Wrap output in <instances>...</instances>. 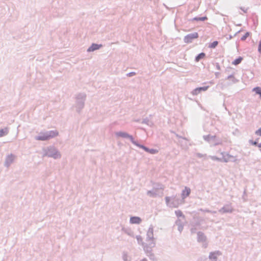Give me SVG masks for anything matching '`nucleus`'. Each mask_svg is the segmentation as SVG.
Segmentation results:
<instances>
[{"label": "nucleus", "instance_id": "6", "mask_svg": "<svg viewBox=\"0 0 261 261\" xmlns=\"http://www.w3.org/2000/svg\"><path fill=\"white\" fill-rule=\"evenodd\" d=\"M223 159L225 162H228L233 160L234 159V157L227 153L223 155Z\"/></svg>", "mask_w": 261, "mask_h": 261}, {"label": "nucleus", "instance_id": "16", "mask_svg": "<svg viewBox=\"0 0 261 261\" xmlns=\"http://www.w3.org/2000/svg\"><path fill=\"white\" fill-rule=\"evenodd\" d=\"M258 50L260 54H261V39L258 45Z\"/></svg>", "mask_w": 261, "mask_h": 261}, {"label": "nucleus", "instance_id": "14", "mask_svg": "<svg viewBox=\"0 0 261 261\" xmlns=\"http://www.w3.org/2000/svg\"><path fill=\"white\" fill-rule=\"evenodd\" d=\"M158 152V150L154 149H149V152L151 154H155V153H157Z\"/></svg>", "mask_w": 261, "mask_h": 261}, {"label": "nucleus", "instance_id": "4", "mask_svg": "<svg viewBox=\"0 0 261 261\" xmlns=\"http://www.w3.org/2000/svg\"><path fill=\"white\" fill-rule=\"evenodd\" d=\"M191 192V190L190 188L186 187L185 189L183 190L182 193V196L183 198L188 196Z\"/></svg>", "mask_w": 261, "mask_h": 261}, {"label": "nucleus", "instance_id": "7", "mask_svg": "<svg viewBox=\"0 0 261 261\" xmlns=\"http://www.w3.org/2000/svg\"><path fill=\"white\" fill-rule=\"evenodd\" d=\"M205 56V55L204 53H202L199 54L195 59V60L196 62H198L200 59H203Z\"/></svg>", "mask_w": 261, "mask_h": 261}, {"label": "nucleus", "instance_id": "5", "mask_svg": "<svg viewBox=\"0 0 261 261\" xmlns=\"http://www.w3.org/2000/svg\"><path fill=\"white\" fill-rule=\"evenodd\" d=\"M208 88V86H205L203 87H200L195 89L193 91V94H197L198 93H199L201 91H206Z\"/></svg>", "mask_w": 261, "mask_h": 261}, {"label": "nucleus", "instance_id": "23", "mask_svg": "<svg viewBox=\"0 0 261 261\" xmlns=\"http://www.w3.org/2000/svg\"><path fill=\"white\" fill-rule=\"evenodd\" d=\"M142 261H146V260L143 259Z\"/></svg>", "mask_w": 261, "mask_h": 261}, {"label": "nucleus", "instance_id": "9", "mask_svg": "<svg viewBox=\"0 0 261 261\" xmlns=\"http://www.w3.org/2000/svg\"><path fill=\"white\" fill-rule=\"evenodd\" d=\"M243 58L242 57H239V58L236 59L233 62L232 64L234 65H237L239 64L241 61H242Z\"/></svg>", "mask_w": 261, "mask_h": 261}, {"label": "nucleus", "instance_id": "11", "mask_svg": "<svg viewBox=\"0 0 261 261\" xmlns=\"http://www.w3.org/2000/svg\"><path fill=\"white\" fill-rule=\"evenodd\" d=\"M227 79L228 80H229L230 81H231L232 82L235 83L236 82H237L238 81L235 78V77L231 75H229L227 77Z\"/></svg>", "mask_w": 261, "mask_h": 261}, {"label": "nucleus", "instance_id": "18", "mask_svg": "<svg viewBox=\"0 0 261 261\" xmlns=\"http://www.w3.org/2000/svg\"><path fill=\"white\" fill-rule=\"evenodd\" d=\"M250 143H251L252 145H257V142H256V141H254H254H250Z\"/></svg>", "mask_w": 261, "mask_h": 261}, {"label": "nucleus", "instance_id": "17", "mask_svg": "<svg viewBox=\"0 0 261 261\" xmlns=\"http://www.w3.org/2000/svg\"><path fill=\"white\" fill-rule=\"evenodd\" d=\"M249 34H246L244 36H243L242 38V40H244L248 36Z\"/></svg>", "mask_w": 261, "mask_h": 261}, {"label": "nucleus", "instance_id": "19", "mask_svg": "<svg viewBox=\"0 0 261 261\" xmlns=\"http://www.w3.org/2000/svg\"><path fill=\"white\" fill-rule=\"evenodd\" d=\"M142 148H143L145 151H147L149 152V149L146 148V147H144V146H142Z\"/></svg>", "mask_w": 261, "mask_h": 261}, {"label": "nucleus", "instance_id": "1", "mask_svg": "<svg viewBox=\"0 0 261 261\" xmlns=\"http://www.w3.org/2000/svg\"><path fill=\"white\" fill-rule=\"evenodd\" d=\"M58 135V133L57 131H50L49 132H47L42 135L38 136L36 138V139L38 140H47L49 139L50 138H51L53 137H54L55 136H57Z\"/></svg>", "mask_w": 261, "mask_h": 261}, {"label": "nucleus", "instance_id": "12", "mask_svg": "<svg viewBox=\"0 0 261 261\" xmlns=\"http://www.w3.org/2000/svg\"><path fill=\"white\" fill-rule=\"evenodd\" d=\"M253 91H254L256 93V94L260 95L261 92V88L259 87L254 88L253 89Z\"/></svg>", "mask_w": 261, "mask_h": 261}, {"label": "nucleus", "instance_id": "21", "mask_svg": "<svg viewBox=\"0 0 261 261\" xmlns=\"http://www.w3.org/2000/svg\"><path fill=\"white\" fill-rule=\"evenodd\" d=\"M169 200H170V198L169 197L166 198V200L167 202H168L169 201Z\"/></svg>", "mask_w": 261, "mask_h": 261}, {"label": "nucleus", "instance_id": "22", "mask_svg": "<svg viewBox=\"0 0 261 261\" xmlns=\"http://www.w3.org/2000/svg\"><path fill=\"white\" fill-rule=\"evenodd\" d=\"M258 147L261 148V143L258 145Z\"/></svg>", "mask_w": 261, "mask_h": 261}, {"label": "nucleus", "instance_id": "8", "mask_svg": "<svg viewBox=\"0 0 261 261\" xmlns=\"http://www.w3.org/2000/svg\"><path fill=\"white\" fill-rule=\"evenodd\" d=\"M117 135L118 136H120V137H122L132 138V137L130 136H129V135H128L127 134H126L125 133H123V132L117 133Z\"/></svg>", "mask_w": 261, "mask_h": 261}, {"label": "nucleus", "instance_id": "3", "mask_svg": "<svg viewBox=\"0 0 261 261\" xmlns=\"http://www.w3.org/2000/svg\"><path fill=\"white\" fill-rule=\"evenodd\" d=\"M141 221V219L138 217H133L130 219V222L132 224H139Z\"/></svg>", "mask_w": 261, "mask_h": 261}, {"label": "nucleus", "instance_id": "15", "mask_svg": "<svg viewBox=\"0 0 261 261\" xmlns=\"http://www.w3.org/2000/svg\"><path fill=\"white\" fill-rule=\"evenodd\" d=\"M257 135L261 136V127L255 132Z\"/></svg>", "mask_w": 261, "mask_h": 261}, {"label": "nucleus", "instance_id": "20", "mask_svg": "<svg viewBox=\"0 0 261 261\" xmlns=\"http://www.w3.org/2000/svg\"><path fill=\"white\" fill-rule=\"evenodd\" d=\"M142 148H143L145 151H147L149 152V149L146 148V147H144V146H142Z\"/></svg>", "mask_w": 261, "mask_h": 261}, {"label": "nucleus", "instance_id": "13", "mask_svg": "<svg viewBox=\"0 0 261 261\" xmlns=\"http://www.w3.org/2000/svg\"><path fill=\"white\" fill-rule=\"evenodd\" d=\"M207 17H195L194 18V20L196 21H204L205 20H207Z\"/></svg>", "mask_w": 261, "mask_h": 261}, {"label": "nucleus", "instance_id": "10", "mask_svg": "<svg viewBox=\"0 0 261 261\" xmlns=\"http://www.w3.org/2000/svg\"><path fill=\"white\" fill-rule=\"evenodd\" d=\"M218 44V42L217 41H215L212 43H210L208 45V47L211 48H214L217 46Z\"/></svg>", "mask_w": 261, "mask_h": 261}, {"label": "nucleus", "instance_id": "2", "mask_svg": "<svg viewBox=\"0 0 261 261\" xmlns=\"http://www.w3.org/2000/svg\"><path fill=\"white\" fill-rule=\"evenodd\" d=\"M101 46H102L101 45H98L97 44H92V45L90 47H89V48L87 49V51L88 52L93 51L95 50L98 49Z\"/></svg>", "mask_w": 261, "mask_h": 261}]
</instances>
